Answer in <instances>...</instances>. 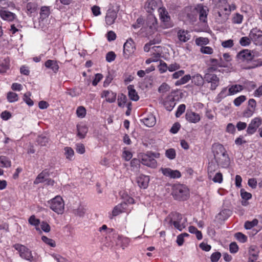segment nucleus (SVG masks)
Segmentation results:
<instances>
[{
	"mask_svg": "<svg viewBox=\"0 0 262 262\" xmlns=\"http://www.w3.org/2000/svg\"><path fill=\"white\" fill-rule=\"evenodd\" d=\"M49 138L46 136H39L37 139V143L41 146H46L49 142Z\"/></svg>",
	"mask_w": 262,
	"mask_h": 262,
	"instance_id": "43",
	"label": "nucleus"
},
{
	"mask_svg": "<svg viewBox=\"0 0 262 262\" xmlns=\"http://www.w3.org/2000/svg\"><path fill=\"white\" fill-rule=\"evenodd\" d=\"M77 136L81 139L84 138L88 132V128L85 126L77 125Z\"/></svg>",
	"mask_w": 262,
	"mask_h": 262,
	"instance_id": "34",
	"label": "nucleus"
},
{
	"mask_svg": "<svg viewBox=\"0 0 262 262\" xmlns=\"http://www.w3.org/2000/svg\"><path fill=\"white\" fill-rule=\"evenodd\" d=\"M249 37L256 45L262 44V31L257 28L252 29L249 34Z\"/></svg>",
	"mask_w": 262,
	"mask_h": 262,
	"instance_id": "9",
	"label": "nucleus"
},
{
	"mask_svg": "<svg viewBox=\"0 0 262 262\" xmlns=\"http://www.w3.org/2000/svg\"><path fill=\"white\" fill-rule=\"evenodd\" d=\"M244 88L242 85L239 84H235L231 86L229 88V95H233L238 92L242 91Z\"/></svg>",
	"mask_w": 262,
	"mask_h": 262,
	"instance_id": "33",
	"label": "nucleus"
},
{
	"mask_svg": "<svg viewBox=\"0 0 262 262\" xmlns=\"http://www.w3.org/2000/svg\"><path fill=\"white\" fill-rule=\"evenodd\" d=\"M149 180V176L143 174L139 176L137 178L138 186L143 189H146L148 187Z\"/></svg>",
	"mask_w": 262,
	"mask_h": 262,
	"instance_id": "18",
	"label": "nucleus"
},
{
	"mask_svg": "<svg viewBox=\"0 0 262 262\" xmlns=\"http://www.w3.org/2000/svg\"><path fill=\"white\" fill-rule=\"evenodd\" d=\"M116 57V54L114 52H109L106 55V60L108 62H111L115 59Z\"/></svg>",
	"mask_w": 262,
	"mask_h": 262,
	"instance_id": "64",
	"label": "nucleus"
},
{
	"mask_svg": "<svg viewBox=\"0 0 262 262\" xmlns=\"http://www.w3.org/2000/svg\"><path fill=\"white\" fill-rule=\"evenodd\" d=\"M147 25L151 29H155L157 24V19L152 14H149L147 17Z\"/></svg>",
	"mask_w": 262,
	"mask_h": 262,
	"instance_id": "29",
	"label": "nucleus"
},
{
	"mask_svg": "<svg viewBox=\"0 0 262 262\" xmlns=\"http://www.w3.org/2000/svg\"><path fill=\"white\" fill-rule=\"evenodd\" d=\"M204 81V77L203 78L200 74H196L192 77V81L196 85H203Z\"/></svg>",
	"mask_w": 262,
	"mask_h": 262,
	"instance_id": "32",
	"label": "nucleus"
},
{
	"mask_svg": "<svg viewBox=\"0 0 262 262\" xmlns=\"http://www.w3.org/2000/svg\"><path fill=\"white\" fill-rule=\"evenodd\" d=\"M211 179L215 183H221L223 181L222 174L221 172H217L213 178L211 177Z\"/></svg>",
	"mask_w": 262,
	"mask_h": 262,
	"instance_id": "61",
	"label": "nucleus"
},
{
	"mask_svg": "<svg viewBox=\"0 0 262 262\" xmlns=\"http://www.w3.org/2000/svg\"><path fill=\"white\" fill-rule=\"evenodd\" d=\"M200 51L205 54H211L213 53V49L208 46H202L201 48Z\"/></svg>",
	"mask_w": 262,
	"mask_h": 262,
	"instance_id": "60",
	"label": "nucleus"
},
{
	"mask_svg": "<svg viewBox=\"0 0 262 262\" xmlns=\"http://www.w3.org/2000/svg\"><path fill=\"white\" fill-rule=\"evenodd\" d=\"M208 68L207 70L208 72H213L217 70L219 67H223L225 66L223 64L222 60L219 61L218 60L214 58H210L208 61Z\"/></svg>",
	"mask_w": 262,
	"mask_h": 262,
	"instance_id": "15",
	"label": "nucleus"
},
{
	"mask_svg": "<svg viewBox=\"0 0 262 262\" xmlns=\"http://www.w3.org/2000/svg\"><path fill=\"white\" fill-rule=\"evenodd\" d=\"M205 81L211 83L210 90H214L219 86L220 83L219 78L214 74L206 73L204 75Z\"/></svg>",
	"mask_w": 262,
	"mask_h": 262,
	"instance_id": "12",
	"label": "nucleus"
},
{
	"mask_svg": "<svg viewBox=\"0 0 262 262\" xmlns=\"http://www.w3.org/2000/svg\"><path fill=\"white\" fill-rule=\"evenodd\" d=\"M195 10L199 14L200 20L203 23H207V18L209 11L208 7L202 4H199L196 7Z\"/></svg>",
	"mask_w": 262,
	"mask_h": 262,
	"instance_id": "13",
	"label": "nucleus"
},
{
	"mask_svg": "<svg viewBox=\"0 0 262 262\" xmlns=\"http://www.w3.org/2000/svg\"><path fill=\"white\" fill-rule=\"evenodd\" d=\"M235 238L242 243H244L247 241V237L241 232H237L234 234Z\"/></svg>",
	"mask_w": 262,
	"mask_h": 262,
	"instance_id": "49",
	"label": "nucleus"
},
{
	"mask_svg": "<svg viewBox=\"0 0 262 262\" xmlns=\"http://www.w3.org/2000/svg\"><path fill=\"white\" fill-rule=\"evenodd\" d=\"M0 166L9 167L11 166V161L5 156L0 157Z\"/></svg>",
	"mask_w": 262,
	"mask_h": 262,
	"instance_id": "41",
	"label": "nucleus"
},
{
	"mask_svg": "<svg viewBox=\"0 0 262 262\" xmlns=\"http://www.w3.org/2000/svg\"><path fill=\"white\" fill-rule=\"evenodd\" d=\"M76 114L78 117L83 118L86 115V110L82 106H78L76 110Z\"/></svg>",
	"mask_w": 262,
	"mask_h": 262,
	"instance_id": "52",
	"label": "nucleus"
},
{
	"mask_svg": "<svg viewBox=\"0 0 262 262\" xmlns=\"http://www.w3.org/2000/svg\"><path fill=\"white\" fill-rule=\"evenodd\" d=\"M31 93L28 92L24 94L23 100L30 106H32L34 104L33 101L30 98Z\"/></svg>",
	"mask_w": 262,
	"mask_h": 262,
	"instance_id": "54",
	"label": "nucleus"
},
{
	"mask_svg": "<svg viewBox=\"0 0 262 262\" xmlns=\"http://www.w3.org/2000/svg\"><path fill=\"white\" fill-rule=\"evenodd\" d=\"M158 12L159 13L160 19L163 22H168L170 19V17L168 15L167 12L164 8H158Z\"/></svg>",
	"mask_w": 262,
	"mask_h": 262,
	"instance_id": "31",
	"label": "nucleus"
},
{
	"mask_svg": "<svg viewBox=\"0 0 262 262\" xmlns=\"http://www.w3.org/2000/svg\"><path fill=\"white\" fill-rule=\"evenodd\" d=\"M215 169H216L215 165L212 163H209V165L208 167V177L210 179H211V177H212L213 173L215 170Z\"/></svg>",
	"mask_w": 262,
	"mask_h": 262,
	"instance_id": "57",
	"label": "nucleus"
},
{
	"mask_svg": "<svg viewBox=\"0 0 262 262\" xmlns=\"http://www.w3.org/2000/svg\"><path fill=\"white\" fill-rule=\"evenodd\" d=\"M186 223L187 219L183 218L182 214L177 212L172 214V217L169 221L170 225H173L176 229L180 231L186 227Z\"/></svg>",
	"mask_w": 262,
	"mask_h": 262,
	"instance_id": "5",
	"label": "nucleus"
},
{
	"mask_svg": "<svg viewBox=\"0 0 262 262\" xmlns=\"http://www.w3.org/2000/svg\"><path fill=\"white\" fill-rule=\"evenodd\" d=\"M160 155L158 152H151L142 154L140 158L141 163L150 168H155L157 166V162L155 158H159Z\"/></svg>",
	"mask_w": 262,
	"mask_h": 262,
	"instance_id": "3",
	"label": "nucleus"
},
{
	"mask_svg": "<svg viewBox=\"0 0 262 262\" xmlns=\"http://www.w3.org/2000/svg\"><path fill=\"white\" fill-rule=\"evenodd\" d=\"M170 89V86L166 83L163 82L158 88V92L159 93L164 94Z\"/></svg>",
	"mask_w": 262,
	"mask_h": 262,
	"instance_id": "47",
	"label": "nucleus"
},
{
	"mask_svg": "<svg viewBox=\"0 0 262 262\" xmlns=\"http://www.w3.org/2000/svg\"><path fill=\"white\" fill-rule=\"evenodd\" d=\"M251 41L249 37H242L239 40V43L242 46L245 47L250 45Z\"/></svg>",
	"mask_w": 262,
	"mask_h": 262,
	"instance_id": "53",
	"label": "nucleus"
},
{
	"mask_svg": "<svg viewBox=\"0 0 262 262\" xmlns=\"http://www.w3.org/2000/svg\"><path fill=\"white\" fill-rule=\"evenodd\" d=\"M152 51H155L152 53V59H156L157 61H158L159 58L161 56V47L160 46H154L151 48Z\"/></svg>",
	"mask_w": 262,
	"mask_h": 262,
	"instance_id": "40",
	"label": "nucleus"
},
{
	"mask_svg": "<svg viewBox=\"0 0 262 262\" xmlns=\"http://www.w3.org/2000/svg\"><path fill=\"white\" fill-rule=\"evenodd\" d=\"M140 160L134 158L130 161V166L133 168V170L137 169L140 166Z\"/></svg>",
	"mask_w": 262,
	"mask_h": 262,
	"instance_id": "58",
	"label": "nucleus"
},
{
	"mask_svg": "<svg viewBox=\"0 0 262 262\" xmlns=\"http://www.w3.org/2000/svg\"><path fill=\"white\" fill-rule=\"evenodd\" d=\"M136 50L135 42L133 40L129 38L126 40L123 46L124 56L127 58L133 54Z\"/></svg>",
	"mask_w": 262,
	"mask_h": 262,
	"instance_id": "11",
	"label": "nucleus"
},
{
	"mask_svg": "<svg viewBox=\"0 0 262 262\" xmlns=\"http://www.w3.org/2000/svg\"><path fill=\"white\" fill-rule=\"evenodd\" d=\"M172 194L176 200L184 201L188 199L189 192L188 188L182 184H177L173 187Z\"/></svg>",
	"mask_w": 262,
	"mask_h": 262,
	"instance_id": "4",
	"label": "nucleus"
},
{
	"mask_svg": "<svg viewBox=\"0 0 262 262\" xmlns=\"http://www.w3.org/2000/svg\"><path fill=\"white\" fill-rule=\"evenodd\" d=\"M19 254V256L22 258L30 262L33 261V256L32 252L24 245L16 244L13 246Z\"/></svg>",
	"mask_w": 262,
	"mask_h": 262,
	"instance_id": "7",
	"label": "nucleus"
},
{
	"mask_svg": "<svg viewBox=\"0 0 262 262\" xmlns=\"http://www.w3.org/2000/svg\"><path fill=\"white\" fill-rule=\"evenodd\" d=\"M117 13L113 10H108L105 16V22L107 25H112L117 18Z\"/></svg>",
	"mask_w": 262,
	"mask_h": 262,
	"instance_id": "22",
	"label": "nucleus"
},
{
	"mask_svg": "<svg viewBox=\"0 0 262 262\" xmlns=\"http://www.w3.org/2000/svg\"><path fill=\"white\" fill-rule=\"evenodd\" d=\"M127 101L126 96L123 94H121L118 96V105L119 107H124L125 104L126 103Z\"/></svg>",
	"mask_w": 262,
	"mask_h": 262,
	"instance_id": "44",
	"label": "nucleus"
},
{
	"mask_svg": "<svg viewBox=\"0 0 262 262\" xmlns=\"http://www.w3.org/2000/svg\"><path fill=\"white\" fill-rule=\"evenodd\" d=\"M258 221L255 219L252 221H246L245 223L244 227L246 229L249 230L257 225Z\"/></svg>",
	"mask_w": 262,
	"mask_h": 262,
	"instance_id": "42",
	"label": "nucleus"
},
{
	"mask_svg": "<svg viewBox=\"0 0 262 262\" xmlns=\"http://www.w3.org/2000/svg\"><path fill=\"white\" fill-rule=\"evenodd\" d=\"M9 69V60L5 59L3 61L0 63V73H5Z\"/></svg>",
	"mask_w": 262,
	"mask_h": 262,
	"instance_id": "38",
	"label": "nucleus"
},
{
	"mask_svg": "<svg viewBox=\"0 0 262 262\" xmlns=\"http://www.w3.org/2000/svg\"><path fill=\"white\" fill-rule=\"evenodd\" d=\"M159 70L160 73H164L168 70L167 64L163 61H160V64L158 66Z\"/></svg>",
	"mask_w": 262,
	"mask_h": 262,
	"instance_id": "59",
	"label": "nucleus"
},
{
	"mask_svg": "<svg viewBox=\"0 0 262 262\" xmlns=\"http://www.w3.org/2000/svg\"><path fill=\"white\" fill-rule=\"evenodd\" d=\"M37 4L35 2L28 3L26 5L27 13L28 14L35 12L37 8Z\"/></svg>",
	"mask_w": 262,
	"mask_h": 262,
	"instance_id": "35",
	"label": "nucleus"
},
{
	"mask_svg": "<svg viewBox=\"0 0 262 262\" xmlns=\"http://www.w3.org/2000/svg\"><path fill=\"white\" fill-rule=\"evenodd\" d=\"M163 175L172 179L179 178L181 172L178 170H172L169 168H161L160 170Z\"/></svg>",
	"mask_w": 262,
	"mask_h": 262,
	"instance_id": "16",
	"label": "nucleus"
},
{
	"mask_svg": "<svg viewBox=\"0 0 262 262\" xmlns=\"http://www.w3.org/2000/svg\"><path fill=\"white\" fill-rule=\"evenodd\" d=\"M142 121L146 126L149 127L153 126L156 122L155 117L151 113L146 114Z\"/></svg>",
	"mask_w": 262,
	"mask_h": 262,
	"instance_id": "19",
	"label": "nucleus"
},
{
	"mask_svg": "<svg viewBox=\"0 0 262 262\" xmlns=\"http://www.w3.org/2000/svg\"><path fill=\"white\" fill-rule=\"evenodd\" d=\"M116 93L111 91L105 90L102 92L101 97L106 98V101L110 103L114 102L116 99Z\"/></svg>",
	"mask_w": 262,
	"mask_h": 262,
	"instance_id": "23",
	"label": "nucleus"
},
{
	"mask_svg": "<svg viewBox=\"0 0 262 262\" xmlns=\"http://www.w3.org/2000/svg\"><path fill=\"white\" fill-rule=\"evenodd\" d=\"M191 79V76L189 74L185 75L183 77H182L180 79L177 80L175 82V85L176 86L181 85L184 84L186 83Z\"/></svg>",
	"mask_w": 262,
	"mask_h": 262,
	"instance_id": "39",
	"label": "nucleus"
},
{
	"mask_svg": "<svg viewBox=\"0 0 262 262\" xmlns=\"http://www.w3.org/2000/svg\"><path fill=\"white\" fill-rule=\"evenodd\" d=\"M41 239L44 243H45L47 245H49L52 247H54L56 246L55 242L54 240L49 238L46 236H42L41 237Z\"/></svg>",
	"mask_w": 262,
	"mask_h": 262,
	"instance_id": "56",
	"label": "nucleus"
},
{
	"mask_svg": "<svg viewBox=\"0 0 262 262\" xmlns=\"http://www.w3.org/2000/svg\"><path fill=\"white\" fill-rule=\"evenodd\" d=\"M50 208L58 214H62L64 209V204L62 198L56 196L48 201Z\"/></svg>",
	"mask_w": 262,
	"mask_h": 262,
	"instance_id": "6",
	"label": "nucleus"
},
{
	"mask_svg": "<svg viewBox=\"0 0 262 262\" xmlns=\"http://www.w3.org/2000/svg\"><path fill=\"white\" fill-rule=\"evenodd\" d=\"M45 66L47 69H51L55 73H57L59 68L57 61L55 60H47L45 63Z\"/></svg>",
	"mask_w": 262,
	"mask_h": 262,
	"instance_id": "24",
	"label": "nucleus"
},
{
	"mask_svg": "<svg viewBox=\"0 0 262 262\" xmlns=\"http://www.w3.org/2000/svg\"><path fill=\"white\" fill-rule=\"evenodd\" d=\"M85 208L82 206H80L77 209L73 210V213L76 215L82 216L85 214Z\"/></svg>",
	"mask_w": 262,
	"mask_h": 262,
	"instance_id": "51",
	"label": "nucleus"
},
{
	"mask_svg": "<svg viewBox=\"0 0 262 262\" xmlns=\"http://www.w3.org/2000/svg\"><path fill=\"white\" fill-rule=\"evenodd\" d=\"M241 195L242 199L245 200H248L252 198V194L249 192H246L243 189L241 190Z\"/></svg>",
	"mask_w": 262,
	"mask_h": 262,
	"instance_id": "62",
	"label": "nucleus"
},
{
	"mask_svg": "<svg viewBox=\"0 0 262 262\" xmlns=\"http://www.w3.org/2000/svg\"><path fill=\"white\" fill-rule=\"evenodd\" d=\"M49 176V171L45 169L40 173L34 181V184H37L44 182L45 180Z\"/></svg>",
	"mask_w": 262,
	"mask_h": 262,
	"instance_id": "28",
	"label": "nucleus"
},
{
	"mask_svg": "<svg viewBox=\"0 0 262 262\" xmlns=\"http://www.w3.org/2000/svg\"><path fill=\"white\" fill-rule=\"evenodd\" d=\"M231 11V7H224L220 9L215 13V17L216 21L218 24H223L228 19V17Z\"/></svg>",
	"mask_w": 262,
	"mask_h": 262,
	"instance_id": "8",
	"label": "nucleus"
},
{
	"mask_svg": "<svg viewBox=\"0 0 262 262\" xmlns=\"http://www.w3.org/2000/svg\"><path fill=\"white\" fill-rule=\"evenodd\" d=\"M127 90L129 98L133 101H138L139 99V97L134 89V86L133 85H128L127 86Z\"/></svg>",
	"mask_w": 262,
	"mask_h": 262,
	"instance_id": "27",
	"label": "nucleus"
},
{
	"mask_svg": "<svg viewBox=\"0 0 262 262\" xmlns=\"http://www.w3.org/2000/svg\"><path fill=\"white\" fill-rule=\"evenodd\" d=\"M212 150L218 166L222 168L228 167L230 165V159L224 146L220 144H214Z\"/></svg>",
	"mask_w": 262,
	"mask_h": 262,
	"instance_id": "2",
	"label": "nucleus"
},
{
	"mask_svg": "<svg viewBox=\"0 0 262 262\" xmlns=\"http://www.w3.org/2000/svg\"><path fill=\"white\" fill-rule=\"evenodd\" d=\"M246 100V97L244 95H241L236 98L234 101L233 103L236 106H239L243 102Z\"/></svg>",
	"mask_w": 262,
	"mask_h": 262,
	"instance_id": "55",
	"label": "nucleus"
},
{
	"mask_svg": "<svg viewBox=\"0 0 262 262\" xmlns=\"http://www.w3.org/2000/svg\"><path fill=\"white\" fill-rule=\"evenodd\" d=\"M249 253L250 256V258H253L252 261L256 260L258 257V251H257L256 247L255 246H252L249 248Z\"/></svg>",
	"mask_w": 262,
	"mask_h": 262,
	"instance_id": "37",
	"label": "nucleus"
},
{
	"mask_svg": "<svg viewBox=\"0 0 262 262\" xmlns=\"http://www.w3.org/2000/svg\"><path fill=\"white\" fill-rule=\"evenodd\" d=\"M129 242L130 240L128 238L119 235L117 236V244L120 245L123 249L129 245Z\"/></svg>",
	"mask_w": 262,
	"mask_h": 262,
	"instance_id": "30",
	"label": "nucleus"
},
{
	"mask_svg": "<svg viewBox=\"0 0 262 262\" xmlns=\"http://www.w3.org/2000/svg\"><path fill=\"white\" fill-rule=\"evenodd\" d=\"M50 14V9L48 7H42L40 12V19L43 20L48 17Z\"/></svg>",
	"mask_w": 262,
	"mask_h": 262,
	"instance_id": "36",
	"label": "nucleus"
},
{
	"mask_svg": "<svg viewBox=\"0 0 262 262\" xmlns=\"http://www.w3.org/2000/svg\"><path fill=\"white\" fill-rule=\"evenodd\" d=\"M163 104L168 111H171L176 105V100L172 93L168 95L164 99Z\"/></svg>",
	"mask_w": 262,
	"mask_h": 262,
	"instance_id": "14",
	"label": "nucleus"
},
{
	"mask_svg": "<svg viewBox=\"0 0 262 262\" xmlns=\"http://www.w3.org/2000/svg\"><path fill=\"white\" fill-rule=\"evenodd\" d=\"M165 156L169 159L172 160L176 158V150L173 148H169L166 150Z\"/></svg>",
	"mask_w": 262,
	"mask_h": 262,
	"instance_id": "50",
	"label": "nucleus"
},
{
	"mask_svg": "<svg viewBox=\"0 0 262 262\" xmlns=\"http://www.w3.org/2000/svg\"><path fill=\"white\" fill-rule=\"evenodd\" d=\"M157 4L156 1L155 0H148L145 6V9L146 11L149 13L150 14H152V12L158 9Z\"/></svg>",
	"mask_w": 262,
	"mask_h": 262,
	"instance_id": "26",
	"label": "nucleus"
},
{
	"mask_svg": "<svg viewBox=\"0 0 262 262\" xmlns=\"http://www.w3.org/2000/svg\"><path fill=\"white\" fill-rule=\"evenodd\" d=\"M6 7L2 8L0 10L1 17L5 20L13 21L16 17V15L5 9Z\"/></svg>",
	"mask_w": 262,
	"mask_h": 262,
	"instance_id": "17",
	"label": "nucleus"
},
{
	"mask_svg": "<svg viewBox=\"0 0 262 262\" xmlns=\"http://www.w3.org/2000/svg\"><path fill=\"white\" fill-rule=\"evenodd\" d=\"M236 58L239 62L249 64L245 68L246 69H253L262 65L261 61L254 59L253 52L248 49L241 51L237 54Z\"/></svg>",
	"mask_w": 262,
	"mask_h": 262,
	"instance_id": "1",
	"label": "nucleus"
},
{
	"mask_svg": "<svg viewBox=\"0 0 262 262\" xmlns=\"http://www.w3.org/2000/svg\"><path fill=\"white\" fill-rule=\"evenodd\" d=\"M7 98L8 99V101L10 102H14L15 101H17L18 99V97L17 94L14 92H10L8 93Z\"/></svg>",
	"mask_w": 262,
	"mask_h": 262,
	"instance_id": "45",
	"label": "nucleus"
},
{
	"mask_svg": "<svg viewBox=\"0 0 262 262\" xmlns=\"http://www.w3.org/2000/svg\"><path fill=\"white\" fill-rule=\"evenodd\" d=\"M64 150L66 158L71 160L74 155L73 149L70 147H66L64 148Z\"/></svg>",
	"mask_w": 262,
	"mask_h": 262,
	"instance_id": "46",
	"label": "nucleus"
},
{
	"mask_svg": "<svg viewBox=\"0 0 262 262\" xmlns=\"http://www.w3.org/2000/svg\"><path fill=\"white\" fill-rule=\"evenodd\" d=\"M186 119L190 123H196L200 121L201 117L199 114L192 111H187L185 115Z\"/></svg>",
	"mask_w": 262,
	"mask_h": 262,
	"instance_id": "20",
	"label": "nucleus"
},
{
	"mask_svg": "<svg viewBox=\"0 0 262 262\" xmlns=\"http://www.w3.org/2000/svg\"><path fill=\"white\" fill-rule=\"evenodd\" d=\"M261 124L262 119L260 117H255L252 119L246 130L247 134L250 135L254 134Z\"/></svg>",
	"mask_w": 262,
	"mask_h": 262,
	"instance_id": "10",
	"label": "nucleus"
},
{
	"mask_svg": "<svg viewBox=\"0 0 262 262\" xmlns=\"http://www.w3.org/2000/svg\"><path fill=\"white\" fill-rule=\"evenodd\" d=\"M196 45L200 46H203L206 45L209 43V39L206 37H199L195 40Z\"/></svg>",
	"mask_w": 262,
	"mask_h": 262,
	"instance_id": "48",
	"label": "nucleus"
},
{
	"mask_svg": "<svg viewBox=\"0 0 262 262\" xmlns=\"http://www.w3.org/2000/svg\"><path fill=\"white\" fill-rule=\"evenodd\" d=\"M221 257V254L220 252L213 253L210 257L211 262H217Z\"/></svg>",
	"mask_w": 262,
	"mask_h": 262,
	"instance_id": "63",
	"label": "nucleus"
},
{
	"mask_svg": "<svg viewBox=\"0 0 262 262\" xmlns=\"http://www.w3.org/2000/svg\"><path fill=\"white\" fill-rule=\"evenodd\" d=\"M126 207L127 204L125 202L121 203L116 205L112 211V216H111L110 218L112 219L113 216H116L119 214L125 212L126 209Z\"/></svg>",
	"mask_w": 262,
	"mask_h": 262,
	"instance_id": "21",
	"label": "nucleus"
},
{
	"mask_svg": "<svg viewBox=\"0 0 262 262\" xmlns=\"http://www.w3.org/2000/svg\"><path fill=\"white\" fill-rule=\"evenodd\" d=\"M177 36L179 40L183 42H186L190 38L189 32L185 30H179L177 32Z\"/></svg>",
	"mask_w": 262,
	"mask_h": 262,
	"instance_id": "25",
	"label": "nucleus"
}]
</instances>
